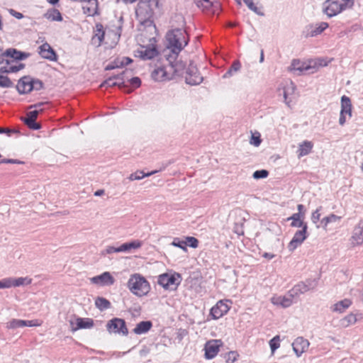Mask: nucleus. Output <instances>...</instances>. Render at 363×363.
I'll return each mask as SVG.
<instances>
[{"label":"nucleus","mask_w":363,"mask_h":363,"mask_svg":"<svg viewBox=\"0 0 363 363\" xmlns=\"http://www.w3.org/2000/svg\"><path fill=\"white\" fill-rule=\"evenodd\" d=\"M166 40L167 48L164 50V57L168 62H173L187 45L189 38L185 30L177 28L167 33Z\"/></svg>","instance_id":"nucleus-1"},{"label":"nucleus","mask_w":363,"mask_h":363,"mask_svg":"<svg viewBox=\"0 0 363 363\" xmlns=\"http://www.w3.org/2000/svg\"><path fill=\"white\" fill-rule=\"evenodd\" d=\"M354 5V0H325L322 4L321 9L323 14L331 18L352 9Z\"/></svg>","instance_id":"nucleus-2"},{"label":"nucleus","mask_w":363,"mask_h":363,"mask_svg":"<svg viewBox=\"0 0 363 363\" xmlns=\"http://www.w3.org/2000/svg\"><path fill=\"white\" fill-rule=\"evenodd\" d=\"M159 0H140L135 9L138 21L143 25H150L154 10L158 6Z\"/></svg>","instance_id":"nucleus-3"},{"label":"nucleus","mask_w":363,"mask_h":363,"mask_svg":"<svg viewBox=\"0 0 363 363\" xmlns=\"http://www.w3.org/2000/svg\"><path fill=\"white\" fill-rule=\"evenodd\" d=\"M127 285L130 292L138 297L147 295L150 290L147 280L138 273L130 276Z\"/></svg>","instance_id":"nucleus-4"},{"label":"nucleus","mask_w":363,"mask_h":363,"mask_svg":"<svg viewBox=\"0 0 363 363\" xmlns=\"http://www.w3.org/2000/svg\"><path fill=\"white\" fill-rule=\"evenodd\" d=\"M323 60L321 59L310 60L308 62H302L299 60H293L290 67H289V70L297 72L298 74H301L306 72L310 74H313L316 72L320 67L327 65V63H323Z\"/></svg>","instance_id":"nucleus-5"},{"label":"nucleus","mask_w":363,"mask_h":363,"mask_svg":"<svg viewBox=\"0 0 363 363\" xmlns=\"http://www.w3.org/2000/svg\"><path fill=\"white\" fill-rule=\"evenodd\" d=\"M181 282V276L178 273H164L158 277L157 283L165 289H176Z\"/></svg>","instance_id":"nucleus-6"},{"label":"nucleus","mask_w":363,"mask_h":363,"mask_svg":"<svg viewBox=\"0 0 363 363\" xmlns=\"http://www.w3.org/2000/svg\"><path fill=\"white\" fill-rule=\"evenodd\" d=\"M203 80L197 67L190 62L186 70L185 82L186 84L194 86L200 84Z\"/></svg>","instance_id":"nucleus-7"},{"label":"nucleus","mask_w":363,"mask_h":363,"mask_svg":"<svg viewBox=\"0 0 363 363\" xmlns=\"http://www.w3.org/2000/svg\"><path fill=\"white\" fill-rule=\"evenodd\" d=\"M106 328L109 333H121L123 335L128 334V330L125 322L121 318H114L106 324Z\"/></svg>","instance_id":"nucleus-8"},{"label":"nucleus","mask_w":363,"mask_h":363,"mask_svg":"<svg viewBox=\"0 0 363 363\" xmlns=\"http://www.w3.org/2000/svg\"><path fill=\"white\" fill-rule=\"evenodd\" d=\"M307 229L308 226L304 225L303 228L297 230L295 233L293 238L288 245V249L290 252H293L294 250H295L307 238Z\"/></svg>","instance_id":"nucleus-9"},{"label":"nucleus","mask_w":363,"mask_h":363,"mask_svg":"<svg viewBox=\"0 0 363 363\" xmlns=\"http://www.w3.org/2000/svg\"><path fill=\"white\" fill-rule=\"evenodd\" d=\"M151 76L157 82L169 81L172 79V73L169 71V65L156 67L152 72Z\"/></svg>","instance_id":"nucleus-10"},{"label":"nucleus","mask_w":363,"mask_h":363,"mask_svg":"<svg viewBox=\"0 0 363 363\" xmlns=\"http://www.w3.org/2000/svg\"><path fill=\"white\" fill-rule=\"evenodd\" d=\"M222 345L223 342L220 340H211L208 341L204 347L205 357L208 359L214 358Z\"/></svg>","instance_id":"nucleus-11"},{"label":"nucleus","mask_w":363,"mask_h":363,"mask_svg":"<svg viewBox=\"0 0 363 363\" xmlns=\"http://www.w3.org/2000/svg\"><path fill=\"white\" fill-rule=\"evenodd\" d=\"M350 240L353 247L363 243V218L354 226Z\"/></svg>","instance_id":"nucleus-12"},{"label":"nucleus","mask_w":363,"mask_h":363,"mask_svg":"<svg viewBox=\"0 0 363 363\" xmlns=\"http://www.w3.org/2000/svg\"><path fill=\"white\" fill-rule=\"evenodd\" d=\"M228 301H219L217 303L211 308V315L213 319H218L226 314L230 306L228 304Z\"/></svg>","instance_id":"nucleus-13"},{"label":"nucleus","mask_w":363,"mask_h":363,"mask_svg":"<svg viewBox=\"0 0 363 363\" xmlns=\"http://www.w3.org/2000/svg\"><path fill=\"white\" fill-rule=\"evenodd\" d=\"M40 325L41 323H39L37 320H24L13 318L6 323V328L8 329L14 330L23 327L40 326Z\"/></svg>","instance_id":"nucleus-14"},{"label":"nucleus","mask_w":363,"mask_h":363,"mask_svg":"<svg viewBox=\"0 0 363 363\" xmlns=\"http://www.w3.org/2000/svg\"><path fill=\"white\" fill-rule=\"evenodd\" d=\"M310 342L303 337H296L292 343V348L297 357H300L308 348Z\"/></svg>","instance_id":"nucleus-15"},{"label":"nucleus","mask_w":363,"mask_h":363,"mask_svg":"<svg viewBox=\"0 0 363 363\" xmlns=\"http://www.w3.org/2000/svg\"><path fill=\"white\" fill-rule=\"evenodd\" d=\"M29 54L23 52L21 51L17 50L14 48H9L7 49L1 55V61L0 62V65H3L4 62V57H10V60H13V62H14V60H24L28 57Z\"/></svg>","instance_id":"nucleus-16"},{"label":"nucleus","mask_w":363,"mask_h":363,"mask_svg":"<svg viewBox=\"0 0 363 363\" xmlns=\"http://www.w3.org/2000/svg\"><path fill=\"white\" fill-rule=\"evenodd\" d=\"M329 27L327 22H319L315 24H311L306 27V37H315L321 34L325 30Z\"/></svg>","instance_id":"nucleus-17"},{"label":"nucleus","mask_w":363,"mask_h":363,"mask_svg":"<svg viewBox=\"0 0 363 363\" xmlns=\"http://www.w3.org/2000/svg\"><path fill=\"white\" fill-rule=\"evenodd\" d=\"M91 281L100 286H111L114 284L115 280L110 272H105L100 275L92 277Z\"/></svg>","instance_id":"nucleus-18"},{"label":"nucleus","mask_w":363,"mask_h":363,"mask_svg":"<svg viewBox=\"0 0 363 363\" xmlns=\"http://www.w3.org/2000/svg\"><path fill=\"white\" fill-rule=\"evenodd\" d=\"M16 89L20 94H25L32 91V77L24 76L21 77L16 85Z\"/></svg>","instance_id":"nucleus-19"},{"label":"nucleus","mask_w":363,"mask_h":363,"mask_svg":"<svg viewBox=\"0 0 363 363\" xmlns=\"http://www.w3.org/2000/svg\"><path fill=\"white\" fill-rule=\"evenodd\" d=\"M41 111L42 109L34 110L27 113V116L25 118H23V121L29 128L32 130H39L40 128V125L36 123L35 120L38 117L39 112Z\"/></svg>","instance_id":"nucleus-20"},{"label":"nucleus","mask_w":363,"mask_h":363,"mask_svg":"<svg viewBox=\"0 0 363 363\" xmlns=\"http://www.w3.org/2000/svg\"><path fill=\"white\" fill-rule=\"evenodd\" d=\"M157 55V50L154 47L142 46L135 52V56L139 57L142 60H150Z\"/></svg>","instance_id":"nucleus-21"},{"label":"nucleus","mask_w":363,"mask_h":363,"mask_svg":"<svg viewBox=\"0 0 363 363\" xmlns=\"http://www.w3.org/2000/svg\"><path fill=\"white\" fill-rule=\"evenodd\" d=\"M294 298V296H291L289 294L287 296H277L271 298V302L273 305L286 308L293 304Z\"/></svg>","instance_id":"nucleus-22"},{"label":"nucleus","mask_w":363,"mask_h":363,"mask_svg":"<svg viewBox=\"0 0 363 363\" xmlns=\"http://www.w3.org/2000/svg\"><path fill=\"white\" fill-rule=\"evenodd\" d=\"M5 65H2L0 67V72L2 73H13L16 72L24 68V65L23 63H20L16 62L15 65H12L13 60H9V59H6Z\"/></svg>","instance_id":"nucleus-23"},{"label":"nucleus","mask_w":363,"mask_h":363,"mask_svg":"<svg viewBox=\"0 0 363 363\" xmlns=\"http://www.w3.org/2000/svg\"><path fill=\"white\" fill-rule=\"evenodd\" d=\"M312 289L311 283L299 282L296 284L289 291V295L297 297L301 294H305Z\"/></svg>","instance_id":"nucleus-24"},{"label":"nucleus","mask_w":363,"mask_h":363,"mask_svg":"<svg viewBox=\"0 0 363 363\" xmlns=\"http://www.w3.org/2000/svg\"><path fill=\"white\" fill-rule=\"evenodd\" d=\"M169 62V71L172 73V77L174 75L182 76L184 73L186 65L182 60H174Z\"/></svg>","instance_id":"nucleus-25"},{"label":"nucleus","mask_w":363,"mask_h":363,"mask_svg":"<svg viewBox=\"0 0 363 363\" xmlns=\"http://www.w3.org/2000/svg\"><path fill=\"white\" fill-rule=\"evenodd\" d=\"M39 54L45 59L54 61L56 60V54L51 46L45 43L39 47Z\"/></svg>","instance_id":"nucleus-26"},{"label":"nucleus","mask_w":363,"mask_h":363,"mask_svg":"<svg viewBox=\"0 0 363 363\" xmlns=\"http://www.w3.org/2000/svg\"><path fill=\"white\" fill-rule=\"evenodd\" d=\"M295 89H296V86L291 81L286 83V85H284L282 88V91H283L282 94H283V96L284 99V103L289 107L291 106V101L288 99V96H289V95L293 94L294 93Z\"/></svg>","instance_id":"nucleus-27"},{"label":"nucleus","mask_w":363,"mask_h":363,"mask_svg":"<svg viewBox=\"0 0 363 363\" xmlns=\"http://www.w3.org/2000/svg\"><path fill=\"white\" fill-rule=\"evenodd\" d=\"M9 288L11 287H18L21 286L29 285L32 282V279L28 277L12 278L9 277Z\"/></svg>","instance_id":"nucleus-28"},{"label":"nucleus","mask_w":363,"mask_h":363,"mask_svg":"<svg viewBox=\"0 0 363 363\" xmlns=\"http://www.w3.org/2000/svg\"><path fill=\"white\" fill-rule=\"evenodd\" d=\"M105 32L104 30V26L101 23L96 25V31L94 37L92 38L93 43L97 46L101 45L104 39Z\"/></svg>","instance_id":"nucleus-29"},{"label":"nucleus","mask_w":363,"mask_h":363,"mask_svg":"<svg viewBox=\"0 0 363 363\" xmlns=\"http://www.w3.org/2000/svg\"><path fill=\"white\" fill-rule=\"evenodd\" d=\"M152 324L151 321H141L138 323L133 329V333L136 335H142L147 333L152 328Z\"/></svg>","instance_id":"nucleus-30"},{"label":"nucleus","mask_w":363,"mask_h":363,"mask_svg":"<svg viewBox=\"0 0 363 363\" xmlns=\"http://www.w3.org/2000/svg\"><path fill=\"white\" fill-rule=\"evenodd\" d=\"M357 322L356 314L350 313L340 320V325L346 328L350 325H354Z\"/></svg>","instance_id":"nucleus-31"},{"label":"nucleus","mask_w":363,"mask_h":363,"mask_svg":"<svg viewBox=\"0 0 363 363\" xmlns=\"http://www.w3.org/2000/svg\"><path fill=\"white\" fill-rule=\"evenodd\" d=\"M351 304L352 301L350 299L345 298L333 305L331 309L333 312L342 313L348 308Z\"/></svg>","instance_id":"nucleus-32"},{"label":"nucleus","mask_w":363,"mask_h":363,"mask_svg":"<svg viewBox=\"0 0 363 363\" xmlns=\"http://www.w3.org/2000/svg\"><path fill=\"white\" fill-rule=\"evenodd\" d=\"M342 113H345L352 116V103L350 99L347 96H342L341 97V110Z\"/></svg>","instance_id":"nucleus-33"},{"label":"nucleus","mask_w":363,"mask_h":363,"mask_svg":"<svg viewBox=\"0 0 363 363\" xmlns=\"http://www.w3.org/2000/svg\"><path fill=\"white\" fill-rule=\"evenodd\" d=\"M313 147V144L311 141L305 140L298 146V157H301L308 155Z\"/></svg>","instance_id":"nucleus-34"},{"label":"nucleus","mask_w":363,"mask_h":363,"mask_svg":"<svg viewBox=\"0 0 363 363\" xmlns=\"http://www.w3.org/2000/svg\"><path fill=\"white\" fill-rule=\"evenodd\" d=\"M84 13L89 16H94L98 14V0L88 2V6L82 7Z\"/></svg>","instance_id":"nucleus-35"},{"label":"nucleus","mask_w":363,"mask_h":363,"mask_svg":"<svg viewBox=\"0 0 363 363\" xmlns=\"http://www.w3.org/2000/svg\"><path fill=\"white\" fill-rule=\"evenodd\" d=\"M44 17L52 21H62V17L60 12L56 9H49L45 14Z\"/></svg>","instance_id":"nucleus-36"},{"label":"nucleus","mask_w":363,"mask_h":363,"mask_svg":"<svg viewBox=\"0 0 363 363\" xmlns=\"http://www.w3.org/2000/svg\"><path fill=\"white\" fill-rule=\"evenodd\" d=\"M303 216V215L300 213H294L290 218H288L289 220H292L291 225L292 227L303 228V226L307 225V224L301 220Z\"/></svg>","instance_id":"nucleus-37"},{"label":"nucleus","mask_w":363,"mask_h":363,"mask_svg":"<svg viewBox=\"0 0 363 363\" xmlns=\"http://www.w3.org/2000/svg\"><path fill=\"white\" fill-rule=\"evenodd\" d=\"M157 172L158 171L155 170V171H152L150 172L145 173L143 171H137V172L130 174V176L128 177V179L130 181L140 180V179H143L144 177L153 175L154 174L157 173Z\"/></svg>","instance_id":"nucleus-38"},{"label":"nucleus","mask_w":363,"mask_h":363,"mask_svg":"<svg viewBox=\"0 0 363 363\" xmlns=\"http://www.w3.org/2000/svg\"><path fill=\"white\" fill-rule=\"evenodd\" d=\"M341 219V216H338L334 213L330 214L328 216L324 217L320 223L324 229L327 228V226L330 223H337L339 222Z\"/></svg>","instance_id":"nucleus-39"},{"label":"nucleus","mask_w":363,"mask_h":363,"mask_svg":"<svg viewBox=\"0 0 363 363\" xmlns=\"http://www.w3.org/2000/svg\"><path fill=\"white\" fill-rule=\"evenodd\" d=\"M95 305L100 311H104L111 307V303L108 300L103 297H98L95 300Z\"/></svg>","instance_id":"nucleus-40"},{"label":"nucleus","mask_w":363,"mask_h":363,"mask_svg":"<svg viewBox=\"0 0 363 363\" xmlns=\"http://www.w3.org/2000/svg\"><path fill=\"white\" fill-rule=\"evenodd\" d=\"M115 86H118L119 88L122 89V82H118L115 76H112L101 83L100 87H112Z\"/></svg>","instance_id":"nucleus-41"},{"label":"nucleus","mask_w":363,"mask_h":363,"mask_svg":"<svg viewBox=\"0 0 363 363\" xmlns=\"http://www.w3.org/2000/svg\"><path fill=\"white\" fill-rule=\"evenodd\" d=\"M77 328H91L94 325V321L89 318H79L77 319Z\"/></svg>","instance_id":"nucleus-42"},{"label":"nucleus","mask_w":363,"mask_h":363,"mask_svg":"<svg viewBox=\"0 0 363 363\" xmlns=\"http://www.w3.org/2000/svg\"><path fill=\"white\" fill-rule=\"evenodd\" d=\"M241 68V64L239 61H235L231 65L230 68L224 74L223 78L230 77L233 73L238 72Z\"/></svg>","instance_id":"nucleus-43"},{"label":"nucleus","mask_w":363,"mask_h":363,"mask_svg":"<svg viewBox=\"0 0 363 363\" xmlns=\"http://www.w3.org/2000/svg\"><path fill=\"white\" fill-rule=\"evenodd\" d=\"M243 1L250 10H251L258 16H264V13L262 11L261 9L258 8L256 5H255V4L253 3V0H243Z\"/></svg>","instance_id":"nucleus-44"},{"label":"nucleus","mask_w":363,"mask_h":363,"mask_svg":"<svg viewBox=\"0 0 363 363\" xmlns=\"http://www.w3.org/2000/svg\"><path fill=\"white\" fill-rule=\"evenodd\" d=\"M196 5L203 9H208L213 6V0H195Z\"/></svg>","instance_id":"nucleus-45"},{"label":"nucleus","mask_w":363,"mask_h":363,"mask_svg":"<svg viewBox=\"0 0 363 363\" xmlns=\"http://www.w3.org/2000/svg\"><path fill=\"white\" fill-rule=\"evenodd\" d=\"M269 346L271 348L272 354H274L276 350H277L280 347V337L279 335H276L269 341Z\"/></svg>","instance_id":"nucleus-46"},{"label":"nucleus","mask_w":363,"mask_h":363,"mask_svg":"<svg viewBox=\"0 0 363 363\" xmlns=\"http://www.w3.org/2000/svg\"><path fill=\"white\" fill-rule=\"evenodd\" d=\"M172 245H173L174 247H177L183 250L185 252L187 251V248H186L187 242H185V240H181L179 238H174V240L172 242Z\"/></svg>","instance_id":"nucleus-47"},{"label":"nucleus","mask_w":363,"mask_h":363,"mask_svg":"<svg viewBox=\"0 0 363 363\" xmlns=\"http://www.w3.org/2000/svg\"><path fill=\"white\" fill-rule=\"evenodd\" d=\"M130 72H131L130 71L125 69V71L122 72L121 73L114 75L118 82H122V88L125 87V85L124 84V83H125V79L128 80V76H127V74Z\"/></svg>","instance_id":"nucleus-48"},{"label":"nucleus","mask_w":363,"mask_h":363,"mask_svg":"<svg viewBox=\"0 0 363 363\" xmlns=\"http://www.w3.org/2000/svg\"><path fill=\"white\" fill-rule=\"evenodd\" d=\"M132 59L128 57H123L121 58H117L116 60V66L119 67H123L125 65H128L130 62H132Z\"/></svg>","instance_id":"nucleus-49"},{"label":"nucleus","mask_w":363,"mask_h":363,"mask_svg":"<svg viewBox=\"0 0 363 363\" xmlns=\"http://www.w3.org/2000/svg\"><path fill=\"white\" fill-rule=\"evenodd\" d=\"M12 86L13 83L8 77L0 74V87L9 88Z\"/></svg>","instance_id":"nucleus-50"},{"label":"nucleus","mask_w":363,"mask_h":363,"mask_svg":"<svg viewBox=\"0 0 363 363\" xmlns=\"http://www.w3.org/2000/svg\"><path fill=\"white\" fill-rule=\"evenodd\" d=\"M269 172L267 170H257L253 173V178L255 179H264L267 177Z\"/></svg>","instance_id":"nucleus-51"},{"label":"nucleus","mask_w":363,"mask_h":363,"mask_svg":"<svg viewBox=\"0 0 363 363\" xmlns=\"http://www.w3.org/2000/svg\"><path fill=\"white\" fill-rule=\"evenodd\" d=\"M43 88V83L42 81L38 79L32 78V91H39Z\"/></svg>","instance_id":"nucleus-52"},{"label":"nucleus","mask_w":363,"mask_h":363,"mask_svg":"<svg viewBox=\"0 0 363 363\" xmlns=\"http://www.w3.org/2000/svg\"><path fill=\"white\" fill-rule=\"evenodd\" d=\"M321 209L322 206H319L311 215V220L315 224H316L320 220Z\"/></svg>","instance_id":"nucleus-53"},{"label":"nucleus","mask_w":363,"mask_h":363,"mask_svg":"<svg viewBox=\"0 0 363 363\" xmlns=\"http://www.w3.org/2000/svg\"><path fill=\"white\" fill-rule=\"evenodd\" d=\"M238 356L239 355L237 353V352H235V351H230L227 354L226 362L228 363H233V362H235L237 360Z\"/></svg>","instance_id":"nucleus-54"},{"label":"nucleus","mask_w":363,"mask_h":363,"mask_svg":"<svg viewBox=\"0 0 363 363\" xmlns=\"http://www.w3.org/2000/svg\"><path fill=\"white\" fill-rule=\"evenodd\" d=\"M127 243H128V248H129V250H130V251L131 250L138 249V248H140V247L142 246V245H143L142 241L138 240H133V241L129 242H127Z\"/></svg>","instance_id":"nucleus-55"},{"label":"nucleus","mask_w":363,"mask_h":363,"mask_svg":"<svg viewBox=\"0 0 363 363\" xmlns=\"http://www.w3.org/2000/svg\"><path fill=\"white\" fill-rule=\"evenodd\" d=\"M185 242H187V245L192 248H196L199 245V241L194 237H186Z\"/></svg>","instance_id":"nucleus-56"},{"label":"nucleus","mask_w":363,"mask_h":363,"mask_svg":"<svg viewBox=\"0 0 363 363\" xmlns=\"http://www.w3.org/2000/svg\"><path fill=\"white\" fill-rule=\"evenodd\" d=\"M262 142V140L260 139V136L259 135H255L254 134L252 135L250 143L255 147H258L260 145Z\"/></svg>","instance_id":"nucleus-57"},{"label":"nucleus","mask_w":363,"mask_h":363,"mask_svg":"<svg viewBox=\"0 0 363 363\" xmlns=\"http://www.w3.org/2000/svg\"><path fill=\"white\" fill-rule=\"evenodd\" d=\"M128 80L130 81V83L131 84V85H133L135 87L140 86V85L141 84L140 79L139 77H133L130 79H128Z\"/></svg>","instance_id":"nucleus-58"},{"label":"nucleus","mask_w":363,"mask_h":363,"mask_svg":"<svg viewBox=\"0 0 363 363\" xmlns=\"http://www.w3.org/2000/svg\"><path fill=\"white\" fill-rule=\"evenodd\" d=\"M122 18H120V20L118 21V25L116 26V30H114L116 35L117 36V38L118 39L121 34L122 30V26H121V21Z\"/></svg>","instance_id":"nucleus-59"},{"label":"nucleus","mask_w":363,"mask_h":363,"mask_svg":"<svg viewBox=\"0 0 363 363\" xmlns=\"http://www.w3.org/2000/svg\"><path fill=\"white\" fill-rule=\"evenodd\" d=\"M9 279L5 278L1 280H0V289H9Z\"/></svg>","instance_id":"nucleus-60"},{"label":"nucleus","mask_w":363,"mask_h":363,"mask_svg":"<svg viewBox=\"0 0 363 363\" xmlns=\"http://www.w3.org/2000/svg\"><path fill=\"white\" fill-rule=\"evenodd\" d=\"M9 13L11 16L16 18L17 19H21L23 17V15L21 13L16 11L13 9H10Z\"/></svg>","instance_id":"nucleus-61"},{"label":"nucleus","mask_w":363,"mask_h":363,"mask_svg":"<svg viewBox=\"0 0 363 363\" xmlns=\"http://www.w3.org/2000/svg\"><path fill=\"white\" fill-rule=\"evenodd\" d=\"M118 252H129V248L127 242L122 244L120 247H118Z\"/></svg>","instance_id":"nucleus-62"},{"label":"nucleus","mask_w":363,"mask_h":363,"mask_svg":"<svg viewBox=\"0 0 363 363\" xmlns=\"http://www.w3.org/2000/svg\"><path fill=\"white\" fill-rule=\"evenodd\" d=\"M8 163V164H19V161L13 159H4L0 161V164Z\"/></svg>","instance_id":"nucleus-63"},{"label":"nucleus","mask_w":363,"mask_h":363,"mask_svg":"<svg viewBox=\"0 0 363 363\" xmlns=\"http://www.w3.org/2000/svg\"><path fill=\"white\" fill-rule=\"evenodd\" d=\"M106 254H112V253L118 252V247H115L113 246H108L106 249Z\"/></svg>","instance_id":"nucleus-64"}]
</instances>
